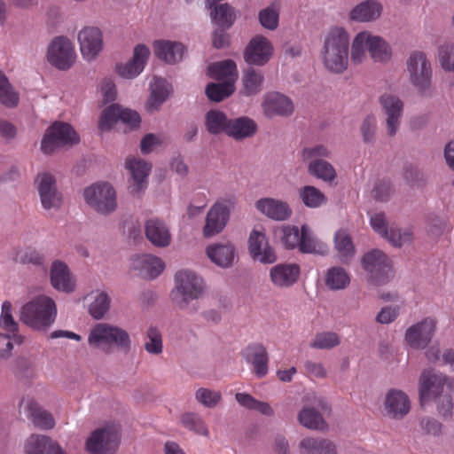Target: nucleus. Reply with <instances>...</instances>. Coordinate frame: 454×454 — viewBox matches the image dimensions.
<instances>
[{
	"instance_id": "obj_1",
	"label": "nucleus",
	"mask_w": 454,
	"mask_h": 454,
	"mask_svg": "<svg viewBox=\"0 0 454 454\" xmlns=\"http://www.w3.org/2000/svg\"><path fill=\"white\" fill-rule=\"evenodd\" d=\"M419 401L424 404L430 397L436 402L439 414L450 418L454 406V379L431 371H424L419 377Z\"/></svg>"
},
{
	"instance_id": "obj_2",
	"label": "nucleus",
	"mask_w": 454,
	"mask_h": 454,
	"mask_svg": "<svg viewBox=\"0 0 454 454\" xmlns=\"http://www.w3.org/2000/svg\"><path fill=\"white\" fill-rule=\"evenodd\" d=\"M175 282L170 294L173 304L181 310L197 312L200 308L198 301L204 293L202 278L195 272L184 270L176 274Z\"/></svg>"
},
{
	"instance_id": "obj_3",
	"label": "nucleus",
	"mask_w": 454,
	"mask_h": 454,
	"mask_svg": "<svg viewBox=\"0 0 454 454\" xmlns=\"http://www.w3.org/2000/svg\"><path fill=\"white\" fill-rule=\"evenodd\" d=\"M349 38L341 27H333L326 34L321 51L324 66L335 74L343 73L348 64Z\"/></svg>"
},
{
	"instance_id": "obj_4",
	"label": "nucleus",
	"mask_w": 454,
	"mask_h": 454,
	"mask_svg": "<svg viewBox=\"0 0 454 454\" xmlns=\"http://www.w3.org/2000/svg\"><path fill=\"white\" fill-rule=\"evenodd\" d=\"M88 342L94 348H102L106 354H110L114 347L124 355L130 352L132 344L125 329L108 323L96 324L90 332Z\"/></svg>"
},
{
	"instance_id": "obj_5",
	"label": "nucleus",
	"mask_w": 454,
	"mask_h": 454,
	"mask_svg": "<svg viewBox=\"0 0 454 454\" xmlns=\"http://www.w3.org/2000/svg\"><path fill=\"white\" fill-rule=\"evenodd\" d=\"M57 317L55 301L45 295H39L25 303L20 310V322L37 331H46Z\"/></svg>"
},
{
	"instance_id": "obj_6",
	"label": "nucleus",
	"mask_w": 454,
	"mask_h": 454,
	"mask_svg": "<svg viewBox=\"0 0 454 454\" xmlns=\"http://www.w3.org/2000/svg\"><path fill=\"white\" fill-rule=\"evenodd\" d=\"M80 142L74 128L63 121H54L46 130L41 142V150L50 155L60 148H70Z\"/></svg>"
},
{
	"instance_id": "obj_7",
	"label": "nucleus",
	"mask_w": 454,
	"mask_h": 454,
	"mask_svg": "<svg viewBox=\"0 0 454 454\" xmlns=\"http://www.w3.org/2000/svg\"><path fill=\"white\" fill-rule=\"evenodd\" d=\"M361 262L366 272L367 280L374 286L385 285L393 278L391 261L379 249L364 254Z\"/></svg>"
},
{
	"instance_id": "obj_8",
	"label": "nucleus",
	"mask_w": 454,
	"mask_h": 454,
	"mask_svg": "<svg viewBox=\"0 0 454 454\" xmlns=\"http://www.w3.org/2000/svg\"><path fill=\"white\" fill-rule=\"evenodd\" d=\"M407 72L411 83L422 94L431 89L433 69L423 51L412 52L407 59Z\"/></svg>"
},
{
	"instance_id": "obj_9",
	"label": "nucleus",
	"mask_w": 454,
	"mask_h": 454,
	"mask_svg": "<svg viewBox=\"0 0 454 454\" xmlns=\"http://www.w3.org/2000/svg\"><path fill=\"white\" fill-rule=\"evenodd\" d=\"M86 203L96 212L108 215L117 207L116 193L108 183H97L87 187L83 192Z\"/></svg>"
},
{
	"instance_id": "obj_10",
	"label": "nucleus",
	"mask_w": 454,
	"mask_h": 454,
	"mask_svg": "<svg viewBox=\"0 0 454 454\" xmlns=\"http://www.w3.org/2000/svg\"><path fill=\"white\" fill-rule=\"evenodd\" d=\"M120 442V434L114 427L94 430L86 441V449L90 454H113Z\"/></svg>"
},
{
	"instance_id": "obj_11",
	"label": "nucleus",
	"mask_w": 454,
	"mask_h": 454,
	"mask_svg": "<svg viewBox=\"0 0 454 454\" xmlns=\"http://www.w3.org/2000/svg\"><path fill=\"white\" fill-rule=\"evenodd\" d=\"M47 59L58 69H69L75 60V51L72 42L64 36L54 38L49 45Z\"/></svg>"
},
{
	"instance_id": "obj_12",
	"label": "nucleus",
	"mask_w": 454,
	"mask_h": 454,
	"mask_svg": "<svg viewBox=\"0 0 454 454\" xmlns=\"http://www.w3.org/2000/svg\"><path fill=\"white\" fill-rule=\"evenodd\" d=\"M247 243L249 254L254 261L262 264H271L277 261L275 249L270 245L263 231L253 230Z\"/></svg>"
},
{
	"instance_id": "obj_13",
	"label": "nucleus",
	"mask_w": 454,
	"mask_h": 454,
	"mask_svg": "<svg viewBox=\"0 0 454 454\" xmlns=\"http://www.w3.org/2000/svg\"><path fill=\"white\" fill-rule=\"evenodd\" d=\"M35 184L44 209H59L62 204V195L57 189L56 179L50 173L38 174Z\"/></svg>"
},
{
	"instance_id": "obj_14",
	"label": "nucleus",
	"mask_w": 454,
	"mask_h": 454,
	"mask_svg": "<svg viewBox=\"0 0 454 454\" xmlns=\"http://www.w3.org/2000/svg\"><path fill=\"white\" fill-rule=\"evenodd\" d=\"M411 411L409 396L402 390L391 388L384 397L383 416L391 419H403Z\"/></svg>"
},
{
	"instance_id": "obj_15",
	"label": "nucleus",
	"mask_w": 454,
	"mask_h": 454,
	"mask_svg": "<svg viewBox=\"0 0 454 454\" xmlns=\"http://www.w3.org/2000/svg\"><path fill=\"white\" fill-rule=\"evenodd\" d=\"M315 404L316 407H303L298 413V420L302 427L308 429L325 431L328 429V424L317 408L324 413H330L331 406L323 398H317Z\"/></svg>"
},
{
	"instance_id": "obj_16",
	"label": "nucleus",
	"mask_w": 454,
	"mask_h": 454,
	"mask_svg": "<svg viewBox=\"0 0 454 454\" xmlns=\"http://www.w3.org/2000/svg\"><path fill=\"white\" fill-rule=\"evenodd\" d=\"M78 42L82 57L86 60H92L103 50V33L98 27H84L78 33Z\"/></svg>"
},
{
	"instance_id": "obj_17",
	"label": "nucleus",
	"mask_w": 454,
	"mask_h": 454,
	"mask_svg": "<svg viewBox=\"0 0 454 454\" xmlns=\"http://www.w3.org/2000/svg\"><path fill=\"white\" fill-rule=\"evenodd\" d=\"M273 45L263 35H255L247 44L244 51V59L247 63L255 66H264L270 61L273 54Z\"/></svg>"
},
{
	"instance_id": "obj_18",
	"label": "nucleus",
	"mask_w": 454,
	"mask_h": 454,
	"mask_svg": "<svg viewBox=\"0 0 454 454\" xmlns=\"http://www.w3.org/2000/svg\"><path fill=\"white\" fill-rule=\"evenodd\" d=\"M436 327V320L427 317L406 330L405 340L412 348H425L431 341Z\"/></svg>"
},
{
	"instance_id": "obj_19",
	"label": "nucleus",
	"mask_w": 454,
	"mask_h": 454,
	"mask_svg": "<svg viewBox=\"0 0 454 454\" xmlns=\"http://www.w3.org/2000/svg\"><path fill=\"white\" fill-rule=\"evenodd\" d=\"M230 218L228 207L222 203L215 204L207 212L203 235L211 238L220 233L226 226Z\"/></svg>"
},
{
	"instance_id": "obj_20",
	"label": "nucleus",
	"mask_w": 454,
	"mask_h": 454,
	"mask_svg": "<svg viewBox=\"0 0 454 454\" xmlns=\"http://www.w3.org/2000/svg\"><path fill=\"white\" fill-rule=\"evenodd\" d=\"M126 167L130 172L129 190L133 195H139L147 186V176H149L152 166L143 160H129L126 162Z\"/></svg>"
},
{
	"instance_id": "obj_21",
	"label": "nucleus",
	"mask_w": 454,
	"mask_h": 454,
	"mask_svg": "<svg viewBox=\"0 0 454 454\" xmlns=\"http://www.w3.org/2000/svg\"><path fill=\"white\" fill-rule=\"evenodd\" d=\"M261 106L264 114H293L294 111L292 98L277 90L264 93Z\"/></svg>"
},
{
	"instance_id": "obj_22",
	"label": "nucleus",
	"mask_w": 454,
	"mask_h": 454,
	"mask_svg": "<svg viewBox=\"0 0 454 454\" xmlns=\"http://www.w3.org/2000/svg\"><path fill=\"white\" fill-rule=\"evenodd\" d=\"M150 51L144 44H138L134 49L133 59L125 64L117 66L120 76L126 79L137 77L145 68Z\"/></svg>"
},
{
	"instance_id": "obj_23",
	"label": "nucleus",
	"mask_w": 454,
	"mask_h": 454,
	"mask_svg": "<svg viewBox=\"0 0 454 454\" xmlns=\"http://www.w3.org/2000/svg\"><path fill=\"white\" fill-rule=\"evenodd\" d=\"M255 207L267 217L279 222L289 219L293 213L287 202L273 198L260 199Z\"/></svg>"
},
{
	"instance_id": "obj_24",
	"label": "nucleus",
	"mask_w": 454,
	"mask_h": 454,
	"mask_svg": "<svg viewBox=\"0 0 454 454\" xmlns=\"http://www.w3.org/2000/svg\"><path fill=\"white\" fill-rule=\"evenodd\" d=\"M300 276V267L296 263H279L270 270L272 284L279 288H287L295 284Z\"/></svg>"
},
{
	"instance_id": "obj_25",
	"label": "nucleus",
	"mask_w": 454,
	"mask_h": 454,
	"mask_svg": "<svg viewBox=\"0 0 454 454\" xmlns=\"http://www.w3.org/2000/svg\"><path fill=\"white\" fill-rule=\"evenodd\" d=\"M245 360L251 364L257 377H264L268 372L269 355L262 343H252L242 352Z\"/></svg>"
},
{
	"instance_id": "obj_26",
	"label": "nucleus",
	"mask_w": 454,
	"mask_h": 454,
	"mask_svg": "<svg viewBox=\"0 0 454 454\" xmlns=\"http://www.w3.org/2000/svg\"><path fill=\"white\" fill-rule=\"evenodd\" d=\"M52 287L58 291L73 293L75 289L74 280L71 277L67 265L61 261H54L50 270Z\"/></svg>"
},
{
	"instance_id": "obj_27",
	"label": "nucleus",
	"mask_w": 454,
	"mask_h": 454,
	"mask_svg": "<svg viewBox=\"0 0 454 454\" xmlns=\"http://www.w3.org/2000/svg\"><path fill=\"white\" fill-rule=\"evenodd\" d=\"M26 454H67L60 445L51 437L31 434L25 443Z\"/></svg>"
},
{
	"instance_id": "obj_28",
	"label": "nucleus",
	"mask_w": 454,
	"mask_h": 454,
	"mask_svg": "<svg viewBox=\"0 0 454 454\" xmlns=\"http://www.w3.org/2000/svg\"><path fill=\"white\" fill-rule=\"evenodd\" d=\"M132 268L145 279H153L164 270L163 262L151 254L136 255L132 261Z\"/></svg>"
},
{
	"instance_id": "obj_29",
	"label": "nucleus",
	"mask_w": 454,
	"mask_h": 454,
	"mask_svg": "<svg viewBox=\"0 0 454 454\" xmlns=\"http://www.w3.org/2000/svg\"><path fill=\"white\" fill-rule=\"evenodd\" d=\"M147 239L155 247H166L170 244L171 234L166 223L157 218L149 219L145 225Z\"/></svg>"
},
{
	"instance_id": "obj_30",
	"label": "nucleus",
	"mask_w": 454,
	"mask_h": 454,
	"mask_svg": "<svg viewBox=\"0 0 454 454\" xmlns=\"http://www.w3.org/2000/svg\"><path fill=\"white\" fill-rule=\"evenodd\" d=\"M20 406L24 407L35 427L43 429L53 428L55 422L52 415L45 410H43L33 399L23 398Z\"/></svg>"
},
{
	"instance_id": "obj_31",
	"label": "nucleus",
	"mask_w": 454,
	"mask_h": 454,
	"mask_svg": "<svg viewBox=\"0 0 454 454\" xmlns=\"http://www.w3.org/2000/svg\"><path fill=\"white\" fill-rule=\"evenodd\" d=\"M153 51L160 59L174 64L182 59L185 48L181 43L160 40L154 42Z\"/></svg>"
},
{
	"instance_id": "obj_32",
	"label": "nucleus",
	"mask_w": 454,
	"mask_h": 454,
	"mask_svg": "<svg viewBox=\"0 0 454 454\" xmlns=\"http://www.w3.org/2000/svg\"><path fill=\"white\" fill-rule=\"evenodd\" d=\"M257 132V124L248 117L241 116L229 121L226 135L237 141L252 137Z\"/></svg>"
},
{
	"instance_id": "obj_33",
	"label": "nucleus",
	"mask_w": 454,
	"mask_h": 454,
	"mask_svg": "<svg viewBox=\"0 0 454 454\" xmlns=\"http://www.w3.org/2000/svg\"><path fill=\"white\" fill-rule=\"evenodd\" d=\"M207 254L209 259L222 268L232 266L236 252L234 246L228 242L225 244L216 243L207 247Z\"/></svg>"
},
{
	"instance_id": "obj_34",
	"label": "nucleus",
	"mask_w": 454,
	"mask_h": 454,
	"mask_svg": "<svg viewBox=\"0 0 454 454\" xmlns=\"http://www.w3.org/2000/svg\"><path fill=\"white\" fill-rule=\"evenodd\" d=\"M301 454H338L335 443L325 438L307 437L299 442Z\"/></svg>"
},
{
	"instance_id": "obj_35",
	"label": "nucleus",
	"mask_w": 454,
	"mask_h": 454,
	"mask_svg": "<svg viewBox=\"0 0 454 454\" xmlns=\"http://www.w3.org/2000/svg\"><path fill=\"white\" fill-rule=\"evenodd\" d=\"M150 87L151 94L146 102V110L149 112L158 111L160 106L169 96L171 86L165 79L155 77Z\"/></svg>"
},
{
	"instance_id": "obj_36",
	"label": "nucleus",
	"mask_w": 454,
	"mask_h": 454,
	"mask_svg": "<svg viewBox=\"0 0 454 454\" xmlns=\"http://www.w3.org/2000/svg\"><path fill=\"white\" fill-rule=\"evenodd\" d=\"M382 6L373 0H367L357 4L350 12V19L360 22H368L378 19Z\"/></svg>"
},
{
	"instance_id": "obj_37",
	"label": "nucleus",
	"mask_w": 454,
	"mask_h": 454,
	"mask_svg": "<svg viewBox=\"0 0 454 454\" xmlns=\"http://www.w3.org/2000/svg\"><path fill=\"white\" fill-rule=\"evenodd\" d=\"M208 74L211 78L234 84L238 78L237 65L231 59L214 63L208 67Z\"/></svg>"
},
{
	"instance_id": "obj_38",
	"label": "nucleus",
	"mask_w": 454,
	"mask_h": 454,
	"mask_svg": "<svg viewBox=\"0 0 454 454\" xmlns=\"http://www.w3.org/2000/svg\"><path fill=\"white\" fill-rule=\"evenodd\" d=\"M402 176L405 184L411 189L423 190L428 184V175L413 163L403 166Z\"/></svg>"
},
{
	"instance_id": "obj_39",
	"label": "nucleus",
	"mask_w": 454,
	"mask_h": 454,
	"mask_svg": "<svg viewBox=\"0 0 454 454\" xmlns=\"http://www.w3.org/2000/svg\"><path fill=\"white\" fill-rule=\"evenodd\" d=\"M264 75L262 71L248 67L243 72L242 93L246 96L258 94L263 86Z\"/></svg>"
},
{
	"instance_id": "obj_40",
	"label": "nucleus",
	"mask_w": 454,
	"mask_h": 454,
	"mask_svg": "<svg viewBox=\"0 0 454 454\" xmlns=\"http://www.w3.org/2000/svg\"><path fill=\"white\" fill-rule=\"evenodd\" d=\"M308 173L325 183L331 184L337 178V173L333 166L324 159H315L308 165Z\"/></svg>"
},
{
	"instance_id": "obj_41",
	"label": "nucleus",
	"mask_w": 454,
	"mask_h": 454,
	"mask_svg": "<svg viewBox=\"0 0 454 454\" xmlns=\"http://www.w3.org/2000/svg\"><path fill=\"white\" fill-rule=\"evenodd\" d=\"M210 10V16L213 21L223 29L230 28L236 20L235 10L228 4H215Z\"/></svg>"
},
{
	"instance_id": "obj_42",
	"label": "nucleus",
	"mask_w": 454,
	"mask_h": 454,
	"mask_svg": "<svg viewBox=\"0 0 454 454\" xmlns=\"http://www.w3.org/2000/svg\"><path fill=\"white\" fill-rule=\"evenodd\" d=\"M369 53L372 59L376 62L387 61L392 55L388 43L381 37L372 35L369 33Z\"/></svg>"
},
{
	"instance_id": "obj_43",
	"label": "nucleus",
	"mask_w": 454,
	"mask_h": 454,
	"mask_svg": "<svg viewBox=\"0 0 454 454\" xmlns=\"http://www.w3.org/2000/svg\"><path fill=\"white\" fill-rule=\"evenodd\" d=\"M20 94L15 90L3 71H0V103L8 108L16 107Z\"/></svg>"
},
{
	"instance_id": "obj_44",
	"label": "nucleus",
	"mask_w": 454,
	"mask_h": 454,
	"mask_svg": "<svg viewBox=\"0 0 454 454\" xmlns=\"http://www.w3.org/2000/svg\"><path fill=\"white\" fill-rule=\"evenodd\" d=\"M299 197L303 204L310 208H317L327 202L326 196L317 187L305 185L299 190Z\"/></svg>"
},
{
	"instance_id": "obj_45",
	"label": "nucleus",
	"mask_w": 454,
	"mask_h": 454,
	"mask_svg": "<svg viewBox=\"0 0 454 454\" xmlns=\"http://www.w3.org/2000/svg\"><path fill=\"white\" fill-rule=\"evenodd\" d=\"M349 282V276L342 267H332L325 274V285L331 290L345 289Z\"/></svg>"
},
{
	"instance_id": "obj_46",
	"label": "nucleus",
	"mask_w": 454,
	"mask_h": 454,
	"mask_svg": "<svg viewBox=\"0 0 454 454\" xmlns=\"http://www.w3.org/2000/svg\"><path fill=\"white\" fill-rule=\"evenodd\" d=\"M235 90V85L231 82H211L206 88V95L215 102H220L231 96Z\"/></svg>"
},
{
	"instance_id": "obj_47",
	"label": "nucleus",
	"mask_w": 454,
	"mask_h": 454,
	"mask_svg": "<svg viewBox=\"0 0 454 454\" xmlns=\"http://www.w3.org/2000/svg\"><path fill=\"white\" fill-rule=\"evenodd\" d=\"M335 247L343 262H347L354 255L355 247L349 235L345 231H339L334 238Z\"/></svg>"
},
{
	"instance_id": "obj_48",
	"label": "nucleus",
	"mask_w": 454,
	"mask_h": 454,
	"mask_svg": "<svg viewBox=\"0 0 454 454\" xmlns=\"http://www.w3.org/2000/svg\"><path fill=\"white\" fill-rule=\"evenodd\" d=\"M340 343V336L334 332H322L315 335L309 347L317 349H331Z\"/></svg>"
},
{
	"instance_id": "obj_49",
	"label": "nucleus",
	"mask_w": 454,
	"mask_h": 454,
	"mask_svg": "<svg viewBox=\"0 0 454 454\" xmlns=\"http://www.w3.org/2000/svg\"><path fill=\"white\" fill-rule=\"evenodd\" d=\"M181 423L183 426L193 431L197 434L208 436V429L201 419V417L195 412H185L181 416Z\"/></svg>"
},
{
	"instance_id": "obj_50",
	"label": "nucleus",
	"mask_w": 454,
	"mask_h": 454,
	"mask_svg": "<svg viewBox=\"0 0 454 454\" xmlns=\"http://www.w3.org/2000/svg\"><path fill=\"white\" fill-rule=\"evenodd\" d=\"M369 33L366 31L358 33L351 46V60L354 63H361L365 57L366 51H369Z\"/></svg>"
},
{
	"instance_id": "obj_51",
	"label": "nucleus",
	"mask_w": 454,
	"mask_h": 454,
	"mask_svg": "<svg viewBox=\"0 0 454 454\" xmlns=\"http://www.w3.org/2000/svg\"><path fill=\"white\" fill-rule=\"evenodd\" d=\"M144 348L148 354L160 355L163 350L162 335L155 326H150L146 332Z\"/></svg>"
},
{
	"instance_id": "obj_52",
	"label": "nucleus",
	"mask_w": 454,
	"mask_h": 454,
	"mask_svg": "<svg viewBox=\"0 0 454 454\" xmlns=\"http://www.w3.org/2000/svg\"><path fill=\"white\" fill-rule=\"evenodd\" d=\"M111 299L105 292L99 293L89 306V312L95 319H101L110 309Z\"/></svg>"
},
{
	"instance_id": "obj_53",
	"label": "nucleus",
	"mask_w": 454,
	"mask_h": 454,
	"mask_svg": "<svg viewBox=\"0 0 454 454\" xmlns=\"http://www.w3.org/2000/svg\"><path fill=\"white\" fill-rule=\"evenodd\" d=\"M260 24L269 29L275 30L278 26L279 8L276 4L260 11L258 14Z\"/></svg>"
},
{
	"instance_id": "obj_54",
	"label": "nucleus",
	"mask_w": 454,
	"mask_h": 454,
	"mask_svg": "<svg viewBox=\"0 0 454 454\" xmlns=\"http://www.w3.org/2000/svg\"><path fill=\"white\" fill-rule=\"evenodd\" d=\"M318 242L315 239L309 227L303 224L301 228V236L298 248L303 254L317 253Z\"/></svg>"
},
{
	"instance_id": "obj_55",
	"label": "nucleus",
	"mask_w": 454,
	"mask_h": 454,
	"mask_svg": "<svg viewBox=\"0 0 454 454\" xmlns=\"http://www.w3.org/2000/svg\"><path fill=\"white\" fill-rule=\"evenodd\" d=\"M394 193L392 183L387 179L377 180L371 191V196L380 202L388 201Z\"/></svg>"
},
{
	"instance_id": "obj_56",
	"label": "nucleus",
	"mask_w": 454,
	"mask_h": 454,
	"mask_svg": "<svg viewBox=\"0 0 454 454\" xmlns=\"http://www.w3.org/2000/svg\"><path fill=\"white\" fill-rule=\"evenodd\" d=\"M229 121L227 115H206L204 124L207 132L212 135L226 134Z\"/></svg>"
},
{
	"instance_id": "obj_57",
	"label": "nucleus",
	"mask_w": 454,
	"mask_h": 454,
	"mask_svg": "<svg viewBox=\"0 0 454 454\" xmlns=\"http://www.w3.org/2000/svg\"><path fill=\"white\" fill-rule=\"evenodd\" d=\"M0 326L10 333H16L19 331V325L12 316V306L9 301H4L0 315Z\"/></svg>"
},
{
	"instance_id": "obj_58",
	"label": "nucleus",
	"mask_w": 454,
	"mask_h": 454,
	"mask_svg": "<svg viewBox=\"0 0 454 454\" xmlns=\"http://www.w3.org/2000/svg\"><path fill=\"white\" fill-rule=\"evenodd\" d=\"M380 104L386 114H401L403 109L402 99L392 93H384L380 98Z\"/></svg>"
},
{
	"instance_id": "obj_59",
	"label": "nucleus",
	"mask_w": 454,
	"mask_h": 454,
	"mask_svg": "<svg viewBox=\"0 0 454 454\" xmlns=\"http://www.w3.org/2000/svg\"><path fill=\"white\" fill-rule=\"evenodd\" d=\"M386 239L393 247H401L404 244L410 243L412 239L411 232L405 230L402 231L398 228L390 227L386 236H382Z\"/></svg>"
},
{
	"instance_id": "obj_60",
	"label": "nucleus",
	"mask_w": 454,
	"mask_h": 454,
	"mask_svg": "<svg viewBox=\"0 0 454 454\" xmlns=\"http://www.w3.org/2000/svg\"><path fill=\"white\" fill-rule=\"evenodd\" d=\"M438 59L442 68L454 71V43H445L438 50Z\"/></svg>"
},
{
	"instance_id": "obj_61",
	"label": "nucleus",
	"mask_w": 454,
	"mask_h": 454,
	"mask_svg": "<svg viewBox=\"0 0 454 454\" xmlns=\"http://www.w3.org/2000/svg\"><path fill=\"white\" fill-rule=\"evenodd\" d=\"M196 400L207 408L215 407L222 400V395L219 391L208 388H199L195 395Z\"/></svg>"
},
{
	"instance_id": "obj_62",
	"label": "nucleus",
	"mask_w": 454,
	"mask_h": 454,
	"mask_svg": "<svg viewBox=\"0 0 454 454\" xmlns=\"http://www.w3.org/2000/svg\"><path fill=\"white\" fill-rule=\"evenodd\" d=\"M12 370L13 373L20 379L29 380L35 376L33 363L24 356L16 358Z\"/></svg>"
},
{
	"instance_id": "obj_63",
	"label": "nucleus",
	"mask_w": 454,
	"mask_h": 454,
	"mask_svg": "<svg viewBox=\"0 0 454 454\" xmlns=\"http://www.w3.org/2000/svg\"><path fill=\"white\" fill-rule=\"evenodd\" d=\"M281 242L286 248L294 249L298 247L301 236V231L298 227L286 225L281 228Z\"/></svg>"
},
{
	"instance_id": "obj_64",
	"label": "nucleus",
	"mask_w": 454,
	"mask_h": 454,
	"mask_svg": "<svg viewBox=\"0 0 454 454\" xmlns=\"http://www.w3.org/2000/svg\"><path fill=\"white\" fill-rule=\"evenodd\" d=\"M422 432L430 436L440 437L442 434V424L434 418L424 417L419 419Z\"/></svg>"
}]
</instances>
